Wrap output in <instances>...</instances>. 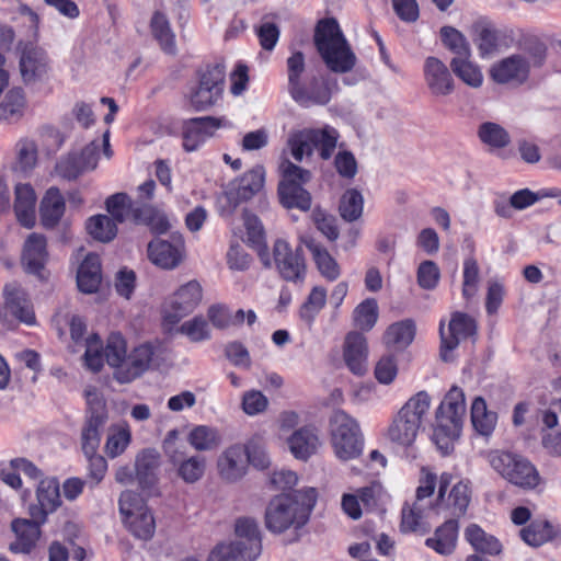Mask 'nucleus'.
Wrapping results in <instances>:
<instances>
[{"instance_id": "1", "label": "nucleus", "mask_w": 561, "mask_h": 561, "mask_svg": "<svg viewBox=\"0 0 561 561\" xmlns=\"http://www.w3.org/2000/svg\"><path fill=\"white\" fill-rule=\"evenodd\" d=\"M316 502L317 491L313 488L275 496L265 510L266 528L273 534L289 529L297 533L308 523Z\"/></svg>"}, {"instance_id": "2", "label": "nucleus", "mask_w": 561, "mask_h": 561, "mask_svg": "<svg viewBox=\"0 0 561 561\" xmlns=\"http://www.w3.org/2000/svg\"><path fill=\"white\" fill-rule=\"evenodd\" d=\"M153 347L141 344L127 354L126 341L121 333H111L104 347L106 363L114 368V378L119 383H128L140 377L153 357Z\"/></svg>"}, {"instance_id": "3", "label": "nucleus", "mask_w": 561, "mask_h": 561, "mask_svg": "<svg viewBox=\"0 0 561 561\" xmlns=\"http://www.w3.org/2000/svg\"><path fill=\"white\" fill-rule=\"evenodd\" d=\"M316 47L327 67L336 73L351 71L356 56L334 19L321 20L314 32Z\"/></svg>"}, {"instance_id": "4", "label": "nucleus", "mask_w": 561, "mask_h": 561, "mask_svg": "<svg viewBox=\"0 0 561 561\" xmlns=\"http://www.w3.org/2000/svg\"><path fill=\"white\" fill-rule=\"evenodd\" d=\"M430 408V394L426 391L415 393L394 415L387 430V438L400 447L412 446Z\"/></svg>"}, {"instance_id": "5", "label": "nucleus", "mask_w": 561, "mask_h": 561, "mask_svg": "<svg viewBox=\"0 0 561 561\" xmlns=\"http://www.w3.org/2000/svg\"><path fill=\"white\" fill-rule=\"evenodd\" d=\"M465 414L463 391L458 387H453L437 409L436 427L433 434L435 444L444 455L450 453L454 442L459 437Z\"/></svg>"}, {"instance_id": "6", "label": "nucleus", "mask_w": 561, "mask_h": 561, "mask_svg": "<svg viewBox=\"0 0 561 561\" xmlns=\"http://www.w3.org/2000/svg\"><path fill=\"white\" fill-rule=\"evenodd\" d=\"M339 131L324 125L321 128H306L293 134L288 139L290 153L296 161H302L305 157H311L313 150H317L322 160L332 158L337 141Z\"/></svg>"}, {"instance_id": "7", "label": "nucleus", "mask_w": 561, "mask_h": 561, "mask_svg": "<svg viewBox=\"0 0 561 561\" xmlns=\"http://www.w3.org/2000/svg\"><path fill=\"white\" fill-rule=\"evenodd\" d=\"M486 459L502 478L518 488L531 490L540 482V476L535 466L518 454L491 450Z\"/></svg>"}, {"instance_id": "8", "label": "nucleus", "mask_w": 561, "mask_h": 561, "mask_svg": "<svg viewBox=\"0 0 561 561\" xmlns=\"http://www.w3.org/2000/svg\"><path fill=\"white\" fill-rule=\"evenodd\" d=\"M546 57L543 44L520 54H514L495 62L490 70L497 83H523L527 80L531 66H540Z\"/></svg>"}, {"instance_id": "9", "label": "nucleus", "mask_w": 561, "mask_h": 561, "mask_svg": "<svg viewBox=\"0 0 561 561\" xmlns=\"http://www.w3.org/2000/svg\"><path fill=\"white\" fill-rule=\"evenodd\" d=\"M331 443L335 456L343 461L357 458L363 450V438L357 422L344 411H336L330 421Z\"/></svg>"}, {"instance_id": "10", "label": "nucleus", "mask_w": 561, "mask_h": 561, "mask_svg": "<svg viewBox=\"0 0 561 561\" xmlns=\"http://www.w3.org/2000/svg\"><path fill=\"white\" fill-rule=\"evenodd\" d=\"M3 301L0 305V321L8 328L18 323L35 325L34 306L28 293L18 282H10L2 289Z\"/></svg>"}, {"instance_id": "11", "label": "nucleus", "mask_w": 561, "mask_h": 561, "mask_svg": "<svg viewBox=\"0 0 561 561\" xmlns=\"http://www.w3.org/2000/svg\"><path fill=\"white\" fill-rule=\"evenodd\" d=\"M265 170L262 165H255L242 176L230 181L224 188L219 198L222 211H232L242 203L256 195L264 186Z\"/></svg>"}, {"instance_id": "12", "label": "nucleus", "mask_w": 561, "mask_h": 561, "mask_svg": "<svg viewBox=\"0 0 561 561\" xmlns=\"http://www.w3.org/2000/svg\"><path fill=\"white\" fill-rule=\"evenodd\" d=\"M88 412L81 430V448L83 454L98 451L102 433L108 420L105 401L96 391H87Z\"/></svg>"}, {"instance_id": "13", "label": "nucleus", "mask_w": 561, "mask_h": 561, "mask_svg": "<svg viewBox=\"0 0 561 561\" xmlns=\"http://www.w3.org/2000/svg\"><path fill=\"white\" fill-rule=\"evenodd\" d=\"M272 266H275L280 277L287 282L299 283L306 277V262L301 248L293 249L283 239H277L273 245Z\"/></svg>"}, {"instance_id": "14", "label": "nucleus", "mask_w": 561, "mask_h": 561, "mask_svg": "<svg viewBox=\"0 0 561 561\" xmlns=\"http://www.w3.org/2000/svg\"><path fill=\"white\" fill-rule=\"evenodd\" d=\"M477 327L474 320L466 313L455 312L451 316L447 331L444 322H440V356L442 359L448 362L451 359L450 353L457 348L460 341L472 336Z\"/></svg>"}, {"instance_id": "15", "label": "nucleus", "mask_w": 561, "mask_h": 561, "mask_svg": "<svg viewBox=\"0 0 561 561\" xmlns=\"http://www.w3.org/2000/svg\"><path fill=\"white\" fill-rule=\"evenodd\" d=\"M220 479L228 483L240 481L248 471L247 450L243 445L234 444L225 448L217 459Z\"/></svg>"}, {"instance_id": "16", "label": "nucleus", "mask_w": 561, "mask_h": 561, "mask_svg": "<svg viewBox=\"0 0 561 561\" xmlns=\"http://www.w3.org/2000/svg\"><path fill=\"white\" fill-rule=\"evenodd\" d=\"M426 88L433 96H447L454 92L455 82L448 67L437 57L430 56L423 64Z\"/></svg>"}, {"instance_id": "17", "label": "nucleus", "mask_w": 561, "mask_h": 561, "mask_svg": "<svg viewBox=\"0 0 561 561\" xmlns=\"http://www.w3.org/2000/svg\"><path fill=\"white\" fill-rule=\"evenodd\" d=\"M61 505L59 482L55 478H45L36 488V503L31 504L28 514L32 518L46 522L47 516Z\"/></svg>"}, {"instance_id": "18", "label": "nucleus", "mask_w": 561, "mask_h": 561, "mask_svg": "<svg viewBox=\"0 0 561 561\" xmlns=\"http://www.w3.org/2000/svg\"><path fill=\"white\" fill-rule=\"evenodd\" d=\"M221 126V119L211 116L196 117L185 122L182 127L183 149L186 152L197 150Z\"/></svg>"}, {"instance_id": "19", "label": "nucleus", "mask_w": 561, "mask_h": 561, "mask_svg": "<svg viewBox=\"0 0 561 561\" xmlns=\"http://www.w3.org/2000/svg\"><path fill=\"white\" fill-rule=\"evenodd\" d=\"M48 260L47 241L41 233H31L24 242L22 265L26 273L43 280L46 278L45 265Z\"/></svg>"}, {"instance_id": "20", "label": "nucleus", "mask_w": 561, "mask_h": 561, "mask_svg": "<svg viewBox=\"0 0 561 561\" xmlns=\"http://www.w3.org/2000/svg\"><path fill=\"white\" fill-rule=\"evenodd\" d=\"M291 98L301 106L325 105L330 102L332 91L328 80L313 76L308 82L302 83L293 91Z\"/></svg>"}, {"instance_id": "21", "label": "nucleus", "mask_w": 561, "mask_h": 561, "mask_svg": "<svg viewBox=\"0 0 561 561\" xmlns=\"http://www.w3.org/2000/svg\"><path fill=\"white\" fill-rule=\"evenodd\" d=\"M159 454L154 449L140 453L135 461L136 479L139 486L148 495H159L156 470L159 467Z\"/></svg>"}, {"instance_id": "22", "label": "nucleus", "mask_w": 561, "mask_h": 561, "mask_svg": "<svg viewBox=\"0 0 561 561\" xmlns=\"http://www.w3.org/2000/svg\"><path fill=\"white\" fill-rule=\"evenodd\" d=\"M368 347L366 337L358 332H350L344 341L343 357L348 369L358 376L367 371Z\"/></svg>"}, {"instance_id": "23", "label": "nucleus", "mask_w": 561, "mask_h": 561, "mask_svg": "<svg viewBox=\"0 0 561 561\" xmlns=\"http://www.w3.org/2000/svg\"><path fill=\"white\" fill-rule=\"evenodd\" d=\"M20 71L25 83L42 79L48 71L45 50L34 45H26L20 57Z\"/></svg>"}, {"instance_id": "24", "label": "nucleus", "mask_w": 561, "mask_h": 561, "mask_svg": "<svg viewBox=\"0 0 561 561\" xmlns=\"http://www.w3.org/2000/svg\"><path fill=\"white\" fill-rule=\"evenodd\" d=\"M234 531L239 538L238 541L243 543L244 554L241 558L254 561L262 550L261 535L256 520L251 517H240L236 520Z\"/></svg>"}, {"instance_id": "25", "label": "nucleus", "mask_w": 561, "mask_h": 561, "mask_svg": "<svg viewBox=\"0 0 561 561\" xmlns=\"http://www.w3.org/2000/svg\"><path fill=\"white\" fill-rule=\"evenodd\" d=\"M45 523L32 517L14 519L12 530L16 535V540L10 545V549L14 552H31L41 536V526Z\"/></svg>"}, {"instance_id": "26", "label": "nucleus", "mask_w": 561, "mask_h": 561, "mask_svg": "<svg viewBox=\"0 0 561 561\" xmlns=\"http://www.w3.org/2000/svg\"><path fill=\"white\" fill-rule=\"evenodd\" d=\"M14 213L18 221L25 228L35 225L36 195L30 184L15 185Z\"/></svg>"}, {"instance_id": "27", "label": "nucleus", "mask_w": 561, "mask_h": 561, "mask_svg": "<svg viewBox=\"0 0 561 561\" xmlns=\"http://www.w3.org/2000/svg\"><path fill=\"white\" fill-rule=\"evenodd\" d=\"M287 444L295 458L307 460L316 454L320 446V440L314 427L304 426L288 437Z\"/></svg>"}, {"instance_id": "28", "label": "nucleus", "mask_w": 561, "mask_h": 561, "mask_svg": "<svg viewBox=\"0 0 561 561\" xmlns=\"http://www.w3.org/2000/svg\"><path fill=\"white\" fill-rule=\"evenodd\" d=\"M101 261L99 255L90 253L80 264L77 273V285L84 294L95 293L101 284Z\"/></svg>"}, {"instance_id": "29", "label": "nucleus", "mask_w": 561, "mask_h": 561, "mask_svg": "<svg viewBox=\"0 0 561 561\" xmlns=\"http://www.w3.org/2000/svg\"><path fill=\"white\" fill-rule=\"evenodd\" d=\"M457 537L458 523L449 519L435 530L433 537L426 539L425 545L442 556H448L456 548Z\"/></svg>"}, {"instance_id": "30", "label": "nucleus", "mask_w": 561, "mask_h": 561, "mask_svg": "<svg viewBox=\"0 0 561 561\" xmlns=\"http://www.w3.org/2000/svg\"><path fill=\"white\" fill-rule=\"evenodd\" d=\"M65 213V199L57 187H50L44 195L41 206V221L45 228L55 227Z\"/></svg>"}, {"instance_id": "31", "label": "nucleus", "mask_w": 561, "mask_h": 561, "mask_svg": "<svg viewBox=\"0 0 561 561\" xmlns=\"http://www.w3.org/2000/svg\"><path fill=\"white\" fill-rule=\"evenodd\" d=\"M26 99L23 90L11 89L0 102V123L14 124L25 112Z\"/></svg>"}, {"instance_id": "32", "label": "nucleus", "mask_w": 561, "mask_h": 561, "mask_svg": "<svg viewBox=\"0 0 561 561\" xmlns=\"http://www.w3.org/2000/svg\"><path fill=\"white\" fill-rule=\"evenodd\" d=\"M203 299V287L196 279L178 287V319L193 312Z\"/></svg>"}, {"instance_id": "33", "label": "nucleus", "mask_w": 561, "mask_h": 561, "mask_svg": "<svg viewBox=\"0 0 561 561\" xmlns=\"http://www.w3.org/2000/svg\"><path fill=\"white\" fill-rule=\"evenodd\" d=\"M307 248L311 252L316 266L321 276L328 282L336 280L341 275V267L336 260L328 252V250L316 242L307 243Z\"/></svg>"}, {"instance_id": "34", "label": "nucleus", "mask_w": 561, "mask_h": 561, "mask_svg": "<svg viewBox=\"0 0 561 561\" xmlns=\"http://www.w3.org/2000/svg\"><path fill=\"white\" fill-rule=\"evenodd\" d=\"M278 196L286 208H298L307 211L311 207V196L308 191L298 184L279 183Z\"/></svg>"}, {"instance_id": "35", "label": "nucleus", "mask_w": 561, "mask_h": 561, "mask_svg": "<svg viewBox=\"0 0 561 561\" xmlns=\"http://www.w3.org/2000/svg\"><path fill=\"white\" fill-rule=\"evenodd\" d=\"M519 535L528 546L540 547L552 540L558 535V530L548 520H534L520 529Z\"/></svg>"}, {"instance_id": "36", "label": "nucleus", "mask_w": 561, "mask_h": 561, "mask_svg": "<svg viewBox=\"0 0 561 561\" xmlns=\"http://www.w3.org/2000/svg\"><path fill=\"white\" fill-rule=\"evenodd\" d=\"M496 421V413L488 410L483 398L477 397L471 404V422L474 430L483 436H489L494 431Z\"/></svg>"}, {"instance_id": "37", "label": "nucleus", "mask_w": 561, "mask_h": 561, "mask_svg": "<svg viewBox=\"0 0 561 561\" xmlns=\"http://www.w3.org/2000/svg\"><path fill=\"white\" fill-rule=\"evenodd\" d=\"M415 336V324L407 319L388 327L383 340L388 346L403 350L409 346Z\"/></svg>"}, {"instance_id": "38", "label": "nucleus", "mask_w": 561, "mask_h": 561, "mask_svg": "<svg viewBox=\"0 0 561 561\" xmlns=\"http://www.w3.org/2000/svg\"><path fill=\"white\" fill-rule=\"evenodd\" d=\"M245 228H247V238L248 241L255 248L257 251V255L262 264L271 268L272 267V259L271 254L267 250V247L264 243V229L260 219L254 216H247L245 218Z\"/></svg>"}, {"instance_id": "39", "label": "nucleus", "mask_w": 561, "mask_h": 561, "mask_svg": "<svg viewBox=\"0 0 561 561\" xmlns=\"http://www.w3.org/2000/svg\"><path fill=\"white\" fill-rule=\"evenodd\" d=\"M425 504L413 503L412 505L405 503L401 512V531L403 533H425L428 525L425 522Z\"/></svg>"}, {"instance_id": "40", "label": "nucleus", "mask_w": 561, "mask_h": 561, "mask_svg": "<svg viewBox=\"0 0 561 561\" xmlns=\"http://www.w3.org/2000/svg\"><path fill=\"white\" fill-rule=\"evenodd\" d=\"M188 444L198 451L217 448L221 442L218 431L207 425H196L187 434Z\"/></svg>"}, {"instance_id": "41", "label": "nucleus", "mask_w": 561, "mask_h": 561, "mask_svg": "<svg viewBox=\"0 0 561 561\" xmlns=\"http://www.w3.org/2000/svg\"><path fill=\"white\" fill-rule=\"evenodd\" d=\"M466 538L476 551L491 556L499 554L502 551V545L492 535H488L478 525H470L466 529Z\"/></svg>"}, {"instance_id": "42", "label": "nucleus", "mask_w": 561, "mask_h": 561, "mask_svg": "<svg viewBox=\"0 0 561 561\" xmlns=\"http://www.w3.org/2000/svg\"><path fill=\"white\" fill-rule=\"evenodd\" d=\"M148 257L156 266L172 270L175 266V248L169 241L154 239L148 244Z\"/></svg>"}, {"instance_id": "43", "label": "nucleus", "mask_w": 561, "mask_h": 561, "mask_svg": "<svg viewBox=\"0 0 561 561\" xmlns=\"http://www.w3.org/2000/svg\"><path fill=\"white\" fill-rule=\"evenodd\" d=\"M453 72L467 85L479 88L483 82L480 68L469 60V57H455L450 61Z\"/></svg>"}, {"instance_id": "44", "label": "nucleus", "mask_w": 561, "mask_h": 561, "mask_svg": "<svg viewBox=\"0 0 561 561\" xmlns=\"http://www.w3.org/2000/svg\"><path fill=\"white\" fill-rule=\"evenodd\" d=\"M131 440V433L127 424H117L110 427L105 443V453L111 458L122 455Z\"/></svg>"}, {"instance_id": "45", "label": "nucleus", "mask_w": 561, "mask_h": 561, "mask_svg": "<svg viewBox=\"0 0 561 561\" xmlns=\"http://www.w3.org/2000/svg\"><path fill=\"white\" fill-rule=\"evenodd\" d=\"M151 33L165 54L173 55L175 46L173 44V33L169 20L161 12H156L150 23Z\"/></svg>"}, {"instance_id": "46", "label": "nucleus", "mask_w": 561, "mask_h": 561, "mask_svg": "<svg viewBox=\"0 0 561 561\" xmlns=\"http://www.w3.org/2000/svg\"><path fill=\"white\" fill-rule=\"evenodd\" d=\"M364 209V197L356 188H348L340 199L339 211L341 217L348 222L360 218Z\"/></svg>"}, {"instance_id": "47", "label": "nucleus", "mask_w": 561, "mask_h": 561, "mask_svg": "<svg viewBox=\"0 0 561 561\" xmlns=\"http://www.w3.org/2000/svg\"><path fill=\"white\" fill-rule=\"evenodd\" d=\"M89 234L101 242H110L117 233L116 222L106 215H96L87 221Z\"/></svg>"}, {"instance_id": "48", "label": "nucleus", "mask_w": 561, "mask_h": 561, "mask_svg": "<svg viewBox=\"0 0 561 561\" xmlns=\"http://www.w3.org/2000/svg\"><path fill=\"white\" fill-rule=\"evenodd\" d=\"M134 525L130 526L128 518L123 520L127 530L139 540L147 541L152 538L156 530V522L150 510L142 511V513L133 516Z\"/></svg>"}, {"instance_id": "49", "label": "nucleus", "mask_w": 561, "mask_h": 561, "mask_svg": "<svg viewBox=\"0 0 561 561\" xmlns=\"http://www.w3.org/2000/svg\"><path fill=\"white\" fill-rule=\"evenodd\" d=\"M478 136L480 140L492 148H504L510 145L511 137L507 130L501 125L485 122L479 126Z\"/></svg>"}, {"instance_id": "50", "label": "nucleus", "mask_w": 561, "mask_h": 561, "mask_svg": "<svg viewBox=\"0 0 561 561\" xmlns=\"http://www.w3.org/2000/svg\"><path fill=\"white\" fill-rule=\"evenodd\" d=\"M325 302L327 289L322 286H314L300 308V318L310 325L325 306Z\"/></svg>"}, {"instance_id": "51", "label": "nucleus", "mask_w": 561, "mask_h": 561, "mask_svg": "<svg viewBox=\"0 0 561 561\" xmlns=\"http://www.w3.org/2000/svg\"><path fill=\"white\" fill-rule=\"evenodd\" d=\"M474 43L481 57H490L497 51L499 36L495 28L485 24L474 26Z\"/></svg>"}, {"instance_id": "52", "label": "nucleus", "mask_w": 561, "mask_h": 561, "mask_svg": "<svg viewBox=\"0 0 561 561\" xmlns=\"http://www.w3.org/2000/svg\"><path fill=\"white\" fill-rule=\"evenodd\" d=\"M118 508L122 520L128 518L130 526L134 525V519H131L133 516L142 513V511L149 510L145 500L138 493L130 490H126L121 493Z\"/></svg>"}, {"instance_id": "53", "label": "nucleus", "mask_w": 561, "mask_h": 561, "mask_svg": "<svg viewBox=\"0 0 561 561\" xmlns=\"http://www.w3.org/2000/svg\"><path fill=\"white\" fill-rule=\"evenodd\" d=\"M355 327L363 331H369L378 320V305L376 299L367 298L353 311Z\"/></svg>"}, {"instance_id": "54", "label": "nucleus", "mask_w": 561, "mask_h": 561, "mask_svg": "<svg viewBox=\"0 0 561 561\" xmlns=\"http://www.w3.org/2000/svg\"><path fill=\"white\" fill-rule=\"evenodd\" d=\"M15 169L23 173H27L33 170L37 162V146L35 141L27 138L20 139L15 145Z\"/></svg>"}, {"instance_id": "55", "label": "nucleus", "mask_w": 561, "mask_h": 561, "mask_svg": "<svg viewBox=\"0 0 561 561\" xmlns=\"http://www.w3.org/2000/svg\"><path fill=\"white\" fill-rule=\"evenodd\" d=\"M226 68L221 64L206 65L198 71V84L224 92Z\"/></svg>"}, {"instance_id": "56", "label": "nucleus", "mask_w": 561, "mask_h": 561, "mask_svg": "<svg viewBox=\"0 0 561 561\" xmlns=\"http://www.w3.org/2000/svg\"><path fill=\"white\" fill-rule=\"evenodd\" d=\"M226 68L221 64L206 65L198 71V84L224 92Z\"/></svg>"}, {"instance_id": "57", "label": "nucleus", "mask_w": 561, "mask_h": 561, "mask_svg": "<svg viewBox=\"0 0 561 561\" xmlns=\"http://www.w3.org/2000/svg\"><path fill=\"white\" fill-rule=\"evenodd\" d=\"M178 331L194 343L207 341L211 336L208 321L202 316H196L183 322Z\"/></svg>"}, {"instance_id": "58", "label": "nucleus", "mask_w": 561, "mask_h": 561, "mask_svg": "<svg viewBox=\"0 0 561 561\" xmlns=\"http://www.w3.org/2000/svg\"><path fill=\"white\" fill-rule=\"evenodd\" d=\"M85 366L98 373L104 364V348L101 339L96 334H92L85 340V352L83 355Z\"/></svg>"}, {"instance_id": "59", "label": "nucleus", "mask_w": 561, "mask_h": 561, "mask_svg": "<svg viewBox=\"0 0 561 561\" xmlns=\"http://www.w3.org/2000/svg\"><path fill=\"white\" fill-rule=\"evenodd\" d=\"M133 205L125 193H116L106 199V209L114 222H123L129 215L133 216Z\"/></svg>"}, {"instance_id": "60", "label": "nucleus", "mask_w": 561, "mask_h": 561, "mask_svg": "<svg viewBox=\"0 0 561 561\" xmlns=\"http://www.w3.org/2000/svg\"><path fill=\"white\" fill-rule=\"evenodd\" d=\"M222 93L197 84L190 93V103L196 111H206L217 104Z\"/></svg>"}, {"instance_id": "61", "label": "nucleus", "mask_w": 561, "mask_h": 561, "mask_svg": "<svg viewBox=\"0 0 561 561\" xmlns=\"http://www.w3.org/2000/svg\"><path fill=\"white\" fill-rule=\"evenodd\" d=\"M243 543L241 541L218 543L209 553L208 561H252L243 560Z\"/></svg>"}, {"instance_id": "62", "label": "nucleus", "mask_w": 561, "mask_h": 561, "mask_svg": "<svg viewBox=\"0 0 561 561\" xmlns=\"http://www.w3.org/2000/svg\"><path fill=\"white\" fill-rule=\"evenodd\" d=\"M440 35L445 46L457 54V57L470 56V46L459 31L450 26H444L440 30Z\"/></svg>"}, {"instance_id": "63", "label": "nucleus", "mask_w": 561, "mask_h": 561, "mask_svg": "<svg viewBox=\"0 0 561 561\" xmlns=\"http://www.w3.org/2000/svg\"><path fill=\"white\" fill-rule=\"evenodd\" d=\"M287 76H288V91L289 94L298 89L304 82L301 77L306 70L305 56L300 51L291 54L287 58Z\"/></svg>"}, {"instance_id": "64", "label": "nucleus", "mask_w": 561, "mask_h": 561, "mask_svg": "<svg viewBox=\"0 0 561 561\" xmlns=\"http://www.w3.org/2000/svg\"><path fill=\"white\" fill-rule=\"evenodd\" d=\"M479 265L476 259L467 257L463 262V283H462V296L469 300L478 291L479 284Z\"/></svg>"}]
</instances>
